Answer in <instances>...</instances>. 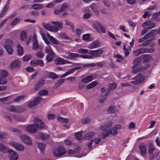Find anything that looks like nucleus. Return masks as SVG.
<instances>
[{
	"label": "nucleus",
	"instance_id": "nucleus-16",
	"mask_svg": "<svg viewBox=\"0 0 160 160\" xmlns=\"http://www.w3.org/2000/svg\"><path fill=\"white\" fill-rule=\"evenodd\" d=\"M54 62L56 64H63L70 63H71V62L61 58H59L56 59L55 60Z\"/></svg>",
	"mask_w": 160,
	"mask_h": 160
},
{
	"label": "nucleus",
	"instance_id": "nucleus-63",
	"mask_svg": "<svg viewBox=\"0 0 160 160\" xmlns=\"http://www.w3.org/2000/svg\"><path fill=\"white\" fill-rule=\"evenodd\" d=\"M36 55L38 58H41L44 56L43 53L41 52L37 53Z\"/></svg>",
	"mask_w": 160,
	"mask_h": 160
},
{
	"label": "nucleus",
	"instance_id": "nucleus-32",
	"mask_svg": "<svg viewBox=\"0 0 160 160\" xmlns=\"http://www.w3.org/2000/svg\"><path fill=\"white\" fill-rule=\"evenodd\" d=\"M39 137L42 140H46L49 138V136L48 134L43 133H40Z\"/></svg>",
	"mask_w": 160,
	"mask_h": 160
},
{
	"label": "nucleus",
	"instance_id": "nucleus-60",
	"mask_svg": "<svg viewBox=\"0 0 160 160\" xmlns=\"http://www.w3.org/2000/svg\"><path fill=\"white\" fill-rule=\"evenodd\" d=\"M8 110L10 112H16V107L13 106H11L8 108Z\"/></svg>",
	"mask_w": 160,
	"mask_h": 160
},
{
	"label": "nucleus",
	"instance_id": "nucleus-47",
	"mask_svg": "<svg viewBox=\"0 0 160 160\" xmlns=\"http://www.w3.org/2000/svg\"><path fill=\"white\" fill-rule=\"evenodd\" d=\"M9 1L8 0V1L2 10V12H6L8 10L9 6Z\"/></svg>",
	"mask_w": 160,
	"mask_h": 160
},
{
	"label": "nucleus",
	"instance_id": "nucleus-24",
	"mask_svg": "<svg viewBox=\"0 0 160 160\" xmlns=\"http://www.w3.org/2000/svg\"><path fill=\"white\" fill-rule=\"evenodd\" d=\"M17 47L18 48L17 52L18 55H22L23 53V49L22 47L19 43H18L17 45Z\"/></svg>",
	"mask_w": 160,
	"mask_h": 160
},
{
	"label": "nucleus",
	"instance_id": "nucleus-58",
	"mask_svg": "<svg viewBox=\"0 0 160 160\" xmlns=\"http://www.w3.org/2000/svg\"><path fill=\"white\" fill-rule=\"evenodd\" d=\"M90 38V35L89 34H84L83 35L82 38L84 40H89Z\"/></svg>",
	"mask_w": 160,
	"mask_h": 160
},
{
	"label": "nucleus",
	"instance_id": "nucleus-38",
	"mask_svg": "<svg viewBox=\"0 0 160 160\" xmlns=\"http://www.w3.org/2000/svg\"><path fill=\"white\" fill-rule=\"evenodd\" d=\"M14 119L18 122L24 121L25 119L24 118L18 115H16L14 116Z\"/></svg>",
	"mask_w": 160,
	"mask_h": 160
},
{
	"label": "nucleus",
	"instance_id": "nucleus-53",
	"mask_svg": "<svg viewBox=\"0 0 160 160\" xmlns=\"http://www.w3.org/2000/svg\"><path fill=\"white\" fill-rule=\"evenodd\" d=\"M82 133L81 132H78L75 135L76 138L78 140L81 139L82 138Z\"/></svg>",
	"mask_w": 160,
	"mask_h": 160
},
{
	"label": "nucleus",
	"instance_id": "nucleus-49",
	"mask_svg": "<svg viewBox=\"0 0 160 160\" xmlns=\"http://www.w3.org/2000/svg\"><path fill=\"white\" fill-rule=\"evenodd\" d=\"M48 76L50 78L53 79L57 78L58 77L55 73L51 72L49 73Z\"/></svg>",
	"mask_w": 160,
	"mask_h": 160
},
{
	"label": "nucleus",
	"instance_id": "nucleus-31",
	"mask_svg": "<svg viewBox=\"0 0 160 160\" xmlns=\"http://www.w3.org/2000/svg\"><path fill=\"white\" fill-rule=\"evenodd\" d=\"M101 25L98 22H95L93 23V28L97 31H99V28L101 27Z\"/></svg>",
	"mask_w": 160,
	"mask_h": 160
},
{
	"label": "nucleus",
	"instance_id": "nucleus-2",
	"mask_svg": "<svg viewBox=\"0 0 160 160\" xmlns=\"http://www.w3.org/2000/svg\"><path fill=\"white\" fill-rule=\"evenodd\" d=\"M13 46V43L11 40L10 39H5V44L3 47L8 54L9 55L13 54V49L12 48Z\"/></svg>",
	"mask_w": 160,
	"mask_h": 160
},
{
	"label": "nucleus",
	"instance_id": "nucleus-52",
	"mask_svg": "<svg viewBox=\"0 0 160 160\" xmlns=\"http://www.w3.org/2000/svg\"><path fill=\"white\" fill-rule=\"evenodd\" d=\"M39 48L38 42L33 43L32 49L33 50H37Z\"/></svg>",
	"mask_w": 160,
	"mask_h": 160
},
{
	"label": "nucleus",
	"instance_id": "nucleus-4",
	"mask_svg": "<svg viewBox=\"0 0 160 160\" xmlns=\"http://www.w3.org/2000/svg\"><path fill=\"white\" fill-rule=\"evenodd\" d=\"M144 79V77L141 74H138L136 76L132 78L133 81L130 82L133 85H138L141 83Z\"/></svg>",
	"mask_w": 160,
	"mask_h": 160
},
{
	"label": "nucleus",
	"instance_id": "nucleus-22",
	"mask_svg": "<svg viewBox=\"0 0 160 160\" xmlns=\"http://www.w3.org/2000/svg\"><path fill=\"white\" fill-rule=\"evenodd\" d=\"M46 36L49 40L53 44H57L58 43L59 41L55 38L50 35L48 33H46Z\"/></svg>",
	"mask_w": 160,
	"mask_h": 160
},
{
	"label": "nucleus",
	"instance_id": "nucleus-50",
	"mask_svg": "<svg viewBox=\"0 0 160 160\" xmlns=\"http://www.w3.org/2000/svg\"><path fill=\"white\" fill-rule=\"evenodd\" d=\"M79 57L83 58L92 59L93 58V57L91 55H88L84 54L79 55Z\"/></svg>",
	"mask_w": 160,
	"mask_h": 160
},
{
	"label": "nucleus",
	"instance_id": "nucleus-19",
	"mask_svg": "<svg viewBox=\"0 0 160 160\" xmlns=\"http://www.w3.org/2000/svg\"><path fill=\"white\" fill-rule=\"evenodd\" d=\"M20 61L18 60H15L12 62L10 65V67L12 69L18 68L20 66Z\"/></svg>",
	"mask_w": 160,
	"mask_h": 160
},
{
	"label": "nucleus",
	"instance_id": "nucleus-12",
	"mask_svg": "<svg viewBox=\"0 0 160 160\" xmlns=\"http://www.w3.org/2000/svg\"><path fill=\"white\" fill-rule=\"evenodd\" d=\"M9 160H17L18 158V155L14 151L10 150L8 152Z\"/></svg>",
	"mask_w": 160,
	"mask_h": 160
},
{
	"label": "nucleus",
	"instance_id": "nucleus-21",
	"mask_svg": "<svg viewBox=\"0 0 160 160\" xmlns=\"http://www.w3.org/2000/svg\"><path fill=\"white\" fill-rule=\"evenodd\" d=\"M100 45V43L98 41H95L90 43L88 47L91 49H92L94 48H97Z\"/></svg>",
	"mask_w": 160,
	"mask_h": 160
},
{
	"label": "nucleus",
	"instance_id": "nucleus-62",
	"mask_svg": "<svg viewBox=\"0 0 160 160\" xmlns=\"http://www.w3.org/2000/svg\"><path fill=\"white\" fill-rule=\"evenodd\" d=\"M151 41L149 40H147L145 41L142 44V45L143 46H146L150 43V41Z\"/></svg>",
	"mask_w": 160,
	"mask_h": 160
},
{
	"label": "nucleus",
	"instance_id": "nucleus-41",
	"mask_svg": "<svg viewBox=\"0 0 160 160\" xmlns=\"http://www.w3.org/2000/svg\"><path fill=\"white\" fill-rule=\"evenodd\" d=\"M68 8L69 6L67 4L64 3L62 5V6L60 8V10L62 11H66Z\"/></svg>",
	"mask_w": 160,
	"mask_h": 160
},
{
	"label": "nucleus",
	"instance_id": "nucleus-39",
	"mask_svg": "<svg viewBox=\"0 0 160 160\" xmlns=\"http://www.w3.org/2000/svg\"><path fill=\"white\" fill-rule=\"evenodd\" d=\"M91 121V119L88 118H85L81 120V123L82 124H86L88 123Z\"/></svg>",
	"mask_w": 160,
	"mask_h": 160
},
{
	"label": "nucleus",
	"instance_id": "nucleus-45",
	"mask_svg": "<svg viewBox=\"0 0 160 160\" xmlns=\"http://www.w3.org/2000/svg\"><path fill=\"white\" fill-rule=\"evenodd\" d=\"M114 58H116L117 59L116 60V61L118 62H121L123 60L121 56L119 55L116 54L114 56Z\"/></svg>",
	"mask_w": 160,
	"mask_h": 160
},
{
	"label": "nucleus",
	"instance_id": "nucleus-20",
	"mask_svg": "<svg viewBox=\"0 0 160 160\" xmlns=\"http://www.w3.org/2000/svg\"><path fill=\"white\" fill-rule=\"evenodd\" d=\"M41 98L38 97L34 100L31 102L28 105V106L30 108H32L36 106L40 102Z\"/></svg>",
	"mask_w": 160,
	"mask_h": 160
},
{
	"label": "nucleus",
	"instance_id": "nucleus-8",
	"mask_svg": "<svg viewBox=\"0 0 160 160\" xmlns=\"http://www.w3.org/2000/svg\"><path fill=\"white\" fill-rule=\"evenodd\" d=\"M10 145L13 147L15 149L19 151H22L24 150L25 147L24 146L16 142L13 141L9 143Z\"/></svg>",
	"mask_w": 160,
	"mask_h": 160
},
{
	"label": "nucleus",
	"instance_id": "nucleus-13",
	"mask_svg": "<svg viewBox=\"0 0 160 160\" xmlns=\"http://www.w3.org/2000/svg\"><path fill=\"white\" fill-rule=\"evenodd\" d=\"M42 24L44 28L48 31L56 32L58 30V28L56 27H53L49 24L44 23H42Z\"/></svg>",
	"mask_w": 160,
	"mask_h": 160
},
{
	"label": "nucleus",
	"instance_id": "nucleus-17",
	"mask_svg": "<svg viewBox=\"0 0 160 160\" xmlns=\"http://www.w3.org/2000/svg\"><path fill=\"white\" fill-rule=\"evenodd\" d=\"M155 32V30H150L149 32L144 35L146 38L151 41L153 40L154 38V35Z\"/></svg>",
	"mask_w": 160,
	"mask_h": 160
},
{
	"label": "nucleus",
	"instance_id": "nucleus-51",
	"mask_svg": "<svg viewBox=\"0 0 160 160\" xmlns=\"http://www.w3.org/2000/svg\"><path fill=\"white\" fill-rule=\"evenodd\" d=\"M24 110V109L23 107H16V112H21Z\"/></svg>",
	"mask_w": 160,
	"mask_h": 160
},
{
	"label": "nucleus",
	"instance_id": "nucleus-59",
	"mask_svg": "<svg viewBox=\"0 0 160 160\" xmlns=\"http://www.w3.org/2000/svg\"><path fill=\"white\" fill-rule=\"evenodd\" d=\"M116 87V85L114 83H111L109 84V88L111 89V90H113L115 89Z\"/></svg>",
	"mask_w": 160,
	"mask_h": 160
},
{
	"label": "nucleus",
	"instance_id": "nucleus-57",
	"mask_svg": "<svg viewBox=\"0 0 160 160\" xmlns=\"http://www.w3.org/2000/svg\"><path fill=\"white\" fill-rule=\"evenodd\" d=\"M32 58V56L30 55H26L23 57V60L27 61Z\"/></svg>",
	"mask_w": 160,
	"mask_h": 160
},
{
	"label": "nucleus",
	"instance_id": "nucleus-5",
	"mask_svg": "<svg viewBox=\"0 0 160 160\" xmlns=\"http://www.w3.org/2000/svg\"><path fill=\"white\" fill-rule=\"evenodd\" d=\"M41 35L43 39L48 45L45 48V52L48 54H54V52H53L50 46L49 45L50 42L45 36V35L44 34H42Z\"/></svg>",
	"mask_w": 160,
	"mask_h": 160
},
{
	"label": "nucleus",
	"instance_id": "nucleus-11",
	"mask_svg": "<svg viewBox=\"0 0 160 160\" xmlns=\"http://www.w3.org/2000/svg\"><path fill=\"white\" fill-rule=\"evenodd\" d=\"M103 51L101 49H99L95 50H92L89 51V54L93 56V58L99 57L103 53Z\"/></svg>",
	"mask_w": 160,
	"mask_h": 160
},
{
	"label": "nucleus",
	"instance_id": "nucleus-29",
	"mask_svg": "<svg viewBox=\"0 0 160 160\" xmlns=\"http://www.w3.org/2000/svg\"><path fill=\"white\" fill-rule=\"evenodd\" d=\"M8 148L4 145L0 143V151L4 153L7 152L8 151Z\"/></svg>",
	"mask_w": 160,
	"mask_h": 160
},
{
	"label": "nucleus",
	"instance_id": "nucleus-1",
	"mask_svg": "<svg viewBox=\"0 0 160 160\" xmlns=\"http://www.w3.org/2000/svg\"><path fill=\"white\" fill-rule=\"evenodd\" d=\"M112 126V123L111 122H108L105 126H101L100 129L101 130L102 134L99 135V136L102 139H105L110 134L114 136L116 135L117 133V130L121 129V126L120 125H117L113 127L111 130L107 131L108 128H110Z\"/></svg>",
	"mask_w": 160,
	"mask_h": 160
},
{
	"label": "nucleus",
	"instance_id": "nucleus-6",
	"mask_svg": "<svg viewBox=\"0 0 160 160\" xmlns=\"http://www.w3.org/2000/svg\"><path fill=\"white\" fill-rule=\"evenodd\" d=\"M66 152L64 149V147L62 146L55 149L53 151V154L55 157H60L64 155Z\"/></svg>",
	"mask_w": 160,
	"mask_h": 160
},
{
	"label": "nucleus",
	"instance_id": "nucleus-14",
	"mask_svg": "<svg viewBox=\"0 0 160 160\" xmlns=\"http://www.w3.org/2000/svg\"><path fill=\"white\" fill-rule=\"evenodd\" d=\"M66 54H67L68 56H64L63 57L69 60H74L76 58L79 57V55L78 54L71 53L69 52H66Z\"/></svg>",
	"mask_w": 160,
	"mask_h": 160
},
{
	"label": "nucleus",
	"instance_id": "nucleus-15",
	"mask_svg": "<svg viewBox=\"0 0 160 160\" xmlns=\"http://www.w3.org/2000/svg\"><path fill=\"white\" fill-rule=\"evenodd\" d=\"M155 26V24L154 23L152 22L149 21L145 22L142 25V27L143 28L148 27L147 28L148 29V30L154 28Z\"/></svg>",
	"mask_w": 160,
	"mask_h": 160
},
{
	"label": "nucleus",
	"instance_id": "nucleus-34",
	"mask_svg": "<svg viewBox=\"0 0 160 160\" xmlns=\"http://www.w3.org/2000/svg\"><path fill=\"white\" fill-rule=\"evenodd\" d=\"M32 8L35 10L40 9L43 8L42 5L40 4H34L32 6Z\"/></svg>",
	"mask_w": 160,
	"mask_h": 160
},
{
	"label": "nucleus",
	"instance_id": "nucleus-23",
	"mask_svg": "<svg viewBox=\"0 0 160 160\" xmlns=\"http://www.w3.org/2000/svg\"><path fill=\"white\" fill-rule=\"evenodd\" d=\"M141 61V59L139 57H137L133 60V66L132 67H137L138 66Z\"/></svg>",
	"mask_w": 160,
	"mask_h": 160
},
{
	"label": "nucleus",
	"instance_id": "nucleus-64",
	"mask_svg": "<svg viewBox=\"0 0 160 160\" xmlns=\"http://www.w3.org/2000/svg\"><path fill=\"white\" fill-rule=\"evenodd\" d=\"M128 22L130 26L133 27H135L136 25V23L133 22L131 20H128Z\"/></svg>",
	"mask_w": 160,
	"mask_h": 160
},
{
	"label": "nucleus",
	"instance_id": "nucleus-27",
	"mask_svg": "<svg viewBox=\"0 0 160 160\" xmlns=\"http://www.w3.org/2000/svg\"><path fill=\"white\" fill-rule=\"evenodd\" d=\"M38 146L41 152L43 153L44 152V150L46 146L45 144L42 142H40L38 143Z\"/></svg>",
	"mask_w": 160,
	"mask_h": 160
},
{
	"label": "nucleus",
	"instance_id": "nucleus-35",
	"mask_svg": "<svg viewBox=\"0 0 160 160\" xmlns=\"http://www.w3.org/2000/svg\"><path fill=\"white\" fill-rule=\"evenodd\" d=\"M143 60L144 62H148L150 61L151 59V57L149 55L144 54L142 56Z\"/></svg>",
	"mask_w": 160,
	"mask_h": 160
},
{
	"label": "nucleus",
	"instance_id": "nucleus-46",
	"mask_svg": "<svg viewBox=\"0 0 160 160\" xmlns=\"http://www.w3.org/2000/svg\"><path fill=\"white\" fill-rule=\"evenodd\" d=\"M78 52L81 53L89 54L88 50L87 49L80 48L78 50Z\"/></svg>",
	"mask_w": 160,
	"mask_h": 160
},
{
	"label": "nucleus",
	"instance_id": "nucleus-44",
	"mask_svg": "<svg viewBox=\"0 0 160 160\" xmlns=\"http://www.w3.org/2000/svg\"><path fill=\"white\" fill-rule=\"evenodd\" d=\"M6 78L0 77V84L1 85H5L7 83V80Z\"/></svg>",
	"mask_w": 160,
	"mask_h": 160
},
{
	"label": "nucleus",
	"instance_id": "nucleus-54",
	"mask_svg": "<svg viewBox=\"0 0 160 160\" xmlns=\"http://www.w3.org/2000/svg\"><path fill=\"white\" fill-rule=\"evenodd\" d=\"M48 93V91L46 90H42L40 91L39 94L41 95H45Z\"/></svg>",
	"mask_w": 160,
	"mask_h": 160
},
{
	"label": "nucleus",
	"instance_id": "nucleus-55",
	"mask_svg": "<svg viewBox=\"0 0 160 160\" xmlns=\"http://www.w3.org/2000/svg\"><path fill=\"white\" fill-rule=\"evenodd\" d=\"M141 54L148 53V50L147 48H139Z\"/></svg>",
	"mask_w": 160,
	"mask_h": 160
},
{
	"label": "nucleus",
	"instance_id": "nucleus-43",
	"mask_svg": "<svg viewBox=\"0 0 160 160\" xmlns=\"http://www.w3.org/2000/svg\"><path fill=\"white\" fill-rule=\"evenodd\" d=\"M57 120L58 121L60 122H63L65 123H66L68 122V119H65L62 118L61 117L58 116L57 118Z\"/></svg>",
	"mask_w": 160,
	"mask_h": 160
},
{
	"label": "nucleus",
	"instance_id": "nucleus-3",
	"mask_svg": "<svg viewBox=\"0 0 160 160\" xmlns=\"http://www.w3.org/2000/svg\"><path fill=\"white\" fill-rule=\"evenodd\" d=\"M95 133L94 132H89L85 134L83 137V138L84 139L88 140L91 139V142L89 143L88 147L89 148H91L93 142L95 140Z\"/></svg>",
	"mask_w": 160,
	"mask_h": 160
},
{
	"label": "nucleus",
	"instance_id": "nucleus-18",
	"mask_svg": "<svg viewBox=\"0 0 160 160\" xmlns=\"http://www.w3.org/2000/svg\"><path fill=\"white\" fill-rule=\"evenodd\" d=\"M37 130L34 125L31 124L28 125L26 128V131L30 133H33L36 132Z\"/></svg>",
	"mask_w": 160,
	"mask_h": 160
},
{
	"label": "nucleus",
	"instance_id": "nucleus-10",
	"mask_svg": "<svg viewBox=\"0 0 160 160\" xmlns=\"http://www.w3.org/2000/svg\"><path fill=\"white\" fill-rule=\"evenodd\" d=\"M34 125L38 128L42 129L45 127L43 122L39 119L36 118H34Z\"/></svg>",
	"mask_w": 160,
	"mask_h": 160
},
{
	"label": "nucleus",
	"instance_id": "nucleus-26",
	"mask_svg": "<svg viewBox=\"0 0 160 160\" xmlns=\"http://www.w3.org/2000/svg\"><path fill=\"white\" fill-rule=\"evenodd\" d=\"M52 23L56 26L57 28L61 29L63 28L62 23L60 22L52 21Z\"/></svg>",
	"mask_w": 160,
	"mask_h": 160
},
{
	"label": "nucleus",
	"instance_id": "nucleus-42",
	"mask_svg": "<svg viewBox=\"0 0 160 160\" xmlns=\"http://www.w3.org/2000/svg\"><path fill=\"white\" fill-rule=\"evenodd\" d=\"M107 111L109 113L112 114L114 113L115 111V107L114 106H110L108 109Z\"/></svg>",
	"mask_w": 160,
	"mask_h": 160
},
{
	"label": "nucleus",
	"instance_id": "nucleus-7",
	"mask_svg": "<svg viewBox=\"0 0 160 160\" xmlns=\"http://www.w3.org/2000/svg\"><path fill=\"white\" fill-rule=\"evenodd\" d=\"M149 66V65L148 63L145 64L144 65H142L139 68H136V67H132V72L133 73L137 74L138 72L146 69Z\"/></svg>",
	"mask_w": 160,
	"mask_h": 160
},
{
	"label": "nucleus",
	"instance_id": "nucleus-25",
	"mask_svg": "<svg viewBox=\"0 0 160 160\" xmlns=\"http://www.w3.org/2000/svg\"><path fill=\"white\" fill-rule=\"evenodd\" d=\"M8 75V72L5 70H0V77L7 78Z\"/></svg>",
	"mask_w": 160,
	"mask_h": 160
},
{
	"label": "nucleus",
	"instance_id": "nucleus-48",
	"mask_svg": "<svg viewBox=\"0 0 160 160\" xmlns=\"http://www.w3.org/2000/svg\"><path fill=\"white\" fill-rule=\"evenodd\" d=\"M141 54L139 48L134 51L132 52L133 55L135 57Z\"/></svg>",
	"mask_w": 160,
	"mask_h": 160
},
{
	"label": "nucleus",
	"instance_id": "nucleus-9",
	"mask_svg": "<svg viewBox=\"0 0 160 160\" xmlns=\"http://www.w3.org/2000/svg\"><path fill=\"white\" fill-rule=\"evenodd\" d=\"M20 139L24 143L31 145L32 144V140L29 136L25 135H22L19 136Z\"/></svg>",
	"mask_w": 160,
	"mask_h": 160
},
{
	"label": "nucleus",
	"instance_id": "nucleus-37",
	"mask_svg": "<svg viewBox=\"0 0 160 160\" xmlns=\"http://www.w3.org/2000/svg\"><path fill=\"white\" fill-rule=\"evenodd\" d=\"M90 7L95 13H98L97 6L96 4L94 3L92 4L90 6Z\"/></svg>",
	"mask_w": 160,
	"mask_h": 160
},
{
	"label": "nucleus",
	"instance_id": "nucleus-61",
	"mask_svg": "<svg viewBox=\"0 0 160 160\" xmlns=\"http://www.w3.org/2000/svg\"><path fill=\"white\" fill-rule=\"evenodd\" d=\"M136 0H127V2L129 4L132 5L135 3Z\"/></svg>",
	"mask_w": 160,
	"mask_h": 160
},
{
	"label": "nucleus",
	"instance_id": "nucleus-33",
	"mask_svg": "<svg viewBox=\"0 0 160 160\" xmlns=\"http://www.w3.org/2000/svg\"><path fill=\"white\" fill-rule=\"evenodd\" d=\"M20 39L22 41H25L26 39V34L24 31L21 32L20 35Z\"/></svg>",
	"mask_w": 160,
	"mask_h": 160
},
{
	"label": "nucleus",
	"instance_id": "nucleus-28",
	"mask_svg": "<svg viewBox=\"0 0 160 160\" xmlns=\"http://www.w3.org/2000/svg\"><path fill=\"white\" fill-rule=\"evenodd\" d=\"M20 21V18L18 17L15 18L10 23V25L11 26L13 27L17 24Z\"/></svg>",
	"mask_w": 160,
	"mask_h": 160
},
{
	"label": "nucleus",
	"instance_id": "nucleus-36",
	"mask_svg": "<svg viewBox=\"0 0 160 160\" xmlns=\"http://www.w3.org/2000/svg\"><path fill=\"white\" fill-rule=\"evenodd\" d=\"M55 56V53L48 54V55H47L46 57L47 61L49 62H51Z\"/></svg>",
	"mask_w": 160,
	"mask_h": 160
},
{
	"label": "nucleus",
	"instance_id": "nucleus-40",
	"mask_svg": "<svg viewBox=\"0 0 160 160\" xmlns=\"http://www.w3.org/2000/svg\"><path fill=\"white\" fill-rule=\"evenodd\" d=\"M155 150V148L154 146L150 144L148 147V152L149 153L152 154L153 152Z\"/></svg>",
	"mask_w": 160,
	"mask_h": 160
},
{
	"label": "nucleus",
	"instance_id": "nucleus-56",
	"mask_svg": "<svg viewBox=\"0 0 160 160\" xmlns=\"http://www.w3.org/2000/svg\"><path fill=\"white\" fill-rule=\"evenodd\" d=\"M148 50V53H151L153 52L154 50V48L150 45L149 47L147 48Z\"/></svg>",
	"mask_w": 160,
	"mask_h": 160
},
{
	"label": "nucleus",
	"instance_id": "nucleus-30",
	"mask_svg": "<svg viewBox=\"0 0 160 160\" xmlns=\"http://www.w3.org/2000/svg\"><path fill=\"white\" fill-rule=\"evenodd\" d=\"M140 149L141 154L142 155H145L147 151V148L146 147L143 145L140 146Z\"/></svg>",
	"mask_w": 160,
	"mask_h": 160
}]
</instances>
